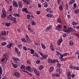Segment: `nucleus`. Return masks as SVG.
Wrapping results in <instances>:
<instances>
[{
  "label": "nucleus",
  "instance_id": "24",
  "mask_svg": "<svg viewBox=\"0 0 79 79\" xmlns=\"http://www.w3.org/2000/svg\"><path fill=\"white\" fill-rule=\"evenodd\" d=\"M56 62H57L58 63H59V62H58V60L57 59L53 60L52 61V63H55Z\"/></svg>",
  "mask_w": 79,
  "mask_h": 79
},
{
  "label": "nucleus",
  "instance_id": "33",
  "mask_svg": "<svg viewBox=\"0 0 79 79\" xmlns=\"http://www.w3.org/2000/svg\"><path fill=\"white\" fill-rule=\"evenodd\" d=\"M50 48H51V50H52V51H54V50H55V48H53V46H51L50 47Z\"/></svg>",
  "mask_w": 79,
  "mask_h": 79
},
{
  "label": "nucleus",
  "instance_id": "51",
  "mask_svg": "<svg viewBox=\"0 0 79 79\" xmlns=\"http://www.w3.org/2000/svg\"><path fill=\"white\" fill-rule=\"evenodd\" d=\"M67 77H71V72H69L67 75Z\"/></svg>",
  "mask_w": 79,
  "mask_h": 79
},
{
  "label": "nucleus",
  "instance_id": "55",
  "mask_svg": "<svg viewBox=\"0 0 79 79\" xmlns=\"http://www.w3.org/2000/svg\"><path fill=\"white\" fill-rule=\"evenodd\" d=\"M0 73H2V68L0 66Z\"/></svg>",
  "mask_w": 79,
  "mask_h": 79
},
{
  "label": "nucleus",
  "instance_id": "20",
  "mask_svg": "<svg viewBox=\"0 0 79 79\" xmlns=\"http://www.w3.org/2000/svg\"><path fill=\"white\" fill-rule=\"evenodd\" d=\"M10 19H11V20H12V21H14L15 20H16V18L11 16L10 17Z\"/></svg>",
  "mask_w": 79,
  "mask_h": 79
},
{
  "label": "nucleus",
  "instance_id": "60",
  "mask_svg": "<svg viewBox=\"0 0 79 79\" xmlns=\"http://www.w3.org/2000/svg\"><path fill=\"white\" fill-rule=\"evenodd\" d=\"M36 13H37V15H39L40 14V11H37Z\"/></svg>",
  "mask_w": 79,
  "mask_h": 79
},
{
  "label": "nucleus",
  "instance_id": "17",
  "mask_svg": "<svg viewBox=\"0 0 79 79\" xmlns=\"http://www.w3.org/2000/svg\"><path fill=\"white\" fill-rule=\"evenodd\" d=\"M18 61H20V60L18 58H16L15 60L14 61L15 63H18Z\"/></svg>",
  "mask_w": 79,
  "mask_h": 79
},
{
  "label": "nucleus",
  "instance_id": "48",
  "mask_svg": "<svg viewBox=\"0 0 79 79\" xmlns=\"http://www.w3.org/2000/svg\"><path fill=\"white\" fill-rule=\"evenodd\" d=\"M56 52L57 53V54H56V55H57L58 54V55H60L61 56V53H60V52H59L57 51H56Z\"/></svg>",
  "mask_w": 79,
  "mask_h": 79
},
{
  "label": "nucleus",
  "instance_id": "3",
  "mask_svg": "<svg viewBox=\"0 0 79 79\" xmlns=\"http://www.w3.org/2000/svg\"><path fill=\"white\" fill-rule=\"evenodd\" d=\"M61 42H63V39H62V38L60 37V39L58 40V41H57V44H58V45L59 46V45H61Z\"/></svg>",
  "mask_w": 79,
  "mask_h": 79
},
{
  "label": "nucleus",
  "instance_id": "43",
  "mask_svg": "<svg viewBox=\"0 0 79 79\" xmlns=\"http://www.w3.org/2000/svg\"><path fill=\"white\" fill-rule=\"evenodd\" d=\"M31 15H27V19H30V18H31Z\"/></svg>",
  "mask_w": 79,
  "mask_h": 79
},
{
  "label": "nucleus",
  "instance_id": "34",
  "mask_svg": "<svg viewBox=\"0 0 79 79\" xmlns=\"http://www.w3.org/2000/svg\"><path fill=\"white\" fill-rule=\"evenodd\" d=\"M19 56H21V52L19 51L16 52Z\"/></svg>",
  "mask_w": 79,
  "mask_h": 79
},
{
  "label": "nucleus",
  "instance_id": "41",
  "mask_svg": "<svg viewBox=\"0 0 79 79\" xmlns=\"http://www.w3.org/2000/svg\"><path fill=\"white\" fill-rule=\"evenodd\" d=\"M52 60H51V59H49L48 60V63H52Z\"/></svg>",
  "mask_w": 79,
  "mask_h": 79
},
{
  "label": "nucleus",
  "instance_id": "53",
  "mask_svg": "<svg viewBox=\"0 0 79 79\" xmlns=\"http://www.w3.org/2000/svg\"><path fill=\"white\" fill-rule=\"evenodd\" d=\"M23 48L24 50H27V48H26V47L25 46H23Z\"/></svg>",
  "mask_w": 79,
  "mask_h": 79
},
{
  "label": "nucleus",
  "instance_id": "16",
  "mask_svg": "<svg viewBox=\"0 0 79 79\" xmlns=\"http://www.w3.org/2000/svg\"><path fill=\"white\" fill-rule=\"evenodd\" d=\"M26 37L28 42H30V41H31V39H29V38L28 35H26Z\"/></svg>",
  "mask_w": 79,
  "mask_h": 79
},
{
  "label": "nucleus",
  "instance_id": "47",
  "mask_svg": "<svg viewBox=\"0 0 79 79\" xmlns=\"http://www.w3.org/2000/svg\"><path fill=\"white\" fill-rule=\"evenodd\" d=\"M35 74L36 75H37V76H40V74H39V73L38 72H37L36 71V72H35Z\"/></svg>",
  "mask_w": 79,
  "mask_h": 79
},
{
  "label": "nucleus",
  "instance_id": "36",
  "mask_svg": "<svg viewBox=\"0 0 79 79\" xmlns=\"http://www.w3.org/2000/svg\"><path fill=\"white\" fill-rule=\"evenodd\" d=\"M33 56H36V57H39V54L35 52V54L33 55Z\"/></svg>",
  "mask_w": 79,
  "mask_h": 79
},
{
  "label": "nucleus",
  "instance_id": "57",
  "mask_svg": "<svg viewBox=\"0 0 79 79\" xmlns=\"http://www.w3.org/2000/svg\"><path fill=\"white\" fill-rule=\"evenodd\" d=\"M36 24V23H35L34 21L32 22V25H33L34 26H35Z\"/></svg>",
  "mask_w": 79,
  "mask_h": 79
},
{
  "label": "nucleus",
  "instance_id": "27",
  "mask_svg": "<svg viewBox=\"0 0 79 79\" xmlns=\"http://www.w3.org/2000/svg\"><path fill=\"white\" fill-rule=\"evenodd\" d=\"M30 2H31V1H30V0H27L26 1V4H27V5H30Z\"/></svg>",
  "mask_w": 79,
  "mask_h": 79
},
{
  "label": "nucleus",
  "instance_id": "10",
  "mask_svg": "<svg viewBox=\"0 0 79 79\" xmlns=\"http://www.w3.org/2000/svg\"><path fill=\"white\" fill-rule=\"evenodd\" d=\"M18 5L19 6V8H22L23 7V2L21 1L19 2H18Z\"/></svg>",
  "mask_w": 79,
  "mask_h": 79
},
{
  "label": "nucleus",
  "instance_id": "7",
  "mask_svg": "<svg viewBox=\"0 0 79 79\" xmlns=\"http://www.w3.org/2000/svg\"><path fill=\"white\" fill-rule=\"evenodd\" d=\"M52 26H49L46 28L45 31H46V32L49 31H50V30L52 29Z\"/></svg>",
  "mask_w": 79,
  "mask_h": 79
},
{
  "label": "nucleus",
  "instance_id": "39",
  "mask_svg": "<svg viewBox=\"0 0 79 79\" xmlns=\"http://www.w3.org/2000/svg\"><path fill=\"white\" fill-rule=\"evenodd\" d=\"M5 26H6L7 27H9L10 26V23H6Z\"/></svg>",
  "mask_w": 79,
  "mask_h": 79
},
{
  "label": "nucleus",
  "instance_id": "21",
  "mask_svg": "<svg viewBox=\"0 0 79 79\" xmlns=\"http://www.w3.org/2000/svg\"><path fill=\"white\" fill-rule=\"evenodd\" d=\"M21 40L22 42H25L26 43H27V40H26L24 38H22L21 39Z\"/></svg>",
  "mask_w": 79,
  "mask_h": 79
},
{
  "label": "nucleus",
  "instance_id": "44",
  "mask_svg": "<svg viewBox=\"0 0 79 79\" xmlns=\"http://www.w3.org/2000/svg\"><path fill=\"white\" fill-rule=\"evenodd\" d=\"M44 68V66L42 65H41L40 67L39 68L40 70H41Z\"/></svg>",
  "mask_w": 79,
  "mask_h": 79
},
{
  "label": "nucleus",
  "instance_id": "22",
  "mask_svg": "<svg viewBox=\"0 0 79 79\" xmlns=\"http://www.w3.org/2000/svg\"><path fill=\"white\" fill-rule=\"evenodd\" d=\"M7 44V43L5 42H3L1 43V46H5Z\"/></svg>",
  "mask_w": 79,
  "mask_h": 79
},
{
  "label": "nucleus",
  "instance_id": "19",
  "mask_svg": "<svg viewBox=\"0 0 79 79\" xmlns=\"http://www.w3.org/2000/svg\"><path fill=\"white\" fill-rule=\"evenodd\" d=\"M11 46H12V44H11V43L6 45V47L8 48H10L11 47Z\"/></svg>",
  "mask_w": 79,
  "mask_h": 79
},
{
  "label": "nucleus",
  "instance_id": "61",
  "mask_svg": "<svg viewBox=\"0 0 79 79\" xmlns=\"http://www.w3.org/2000/svg\"><path fill=\"white\" fill-rule=\"evenodd\" d=\"M8 55V53H6L4 54L3 56H7Z\"/></svg>",
  "mask_w": 79,
  "mask_h": 79
},
{
  "label": "nucleus",
  "instance_id": "14",
  "mask_svg": "<svg viewBox=\"0 0 79 79\" xmlns=\"http://www.w3.org/2000/svg\"><path fill=\"white\" fill-rule=\"evenodd\" d=\"M57 73L58 74H61V71H60V69H57L56 70Z\"/></svg>",
  "mask_w": 79,
  "mask_h": 79
},
{
  "label": "nucleus",
  "instance_id": "32",
  "mask_svg": "<svg viewBox=\"0 0 79 79\" xmlns=\"http://www.w3.org/2000/svg\"><path fill=\"white\" fill-rule=\"evenodd\" d=\"M69 29H70V32L71 31V32H73L74 31V30L73 28H72L71 27H69Z\"/></svg>",
  "mask_w": 79,
  "mask_h": 79
},
{
  "label": "nucleus",
  "instance_id": "62",
  "mask_svg": "<svg viewBox=\"0 0 79 79\" xmlns=\"http://www.w3.org/2000/svg\"><path fill=\"white\" fill-rule=\"evenodd\" d=\"M40 55H41V56H44V54L43 53H42V52H40Z\"/></svg>",
  "mask_w": 79,
  "mask_h": 79
},
{
  "label": "nucleus",
  "instance_id": "31",
  "mask_svg": "<svg viewBox=\"0 0 79 79\" xmlns=\"http://www.w3.org/2000/svg\"><path fill=\"white\" fill-rule=\"evenodd\" d=\"M30 50H31V54H34V49H31Z\"/></svg>",
  "mask_w": 79,
  "mask_h": 79
},
{
  "label": "nucleus",
  "instance_id": "11",
  "mask_svg": "<svg viewBox=\"0 0 79 79\" xmlns=\"http://www.w3.org/2000/svg\"><path fill=\"white\" fill-rule=\"evenodd\" d=\"M75 3V0H71L69 2V4L70 5H71L72 4H73Z\"/></svg>",
  "mask_w": 79,
  "mask_h": 79
},
{
  "label": "nucleus",
  "instance_id": "23",
  "mask_svg": "<svg viewBox=\"0 0 79 79\" xmlns=\"http://www.w3.org/2000/svg\"><path fill=\"white\" fill-rule=\"evenodd\" d=\"M14 16H18V17H20V15L19 14L15 13L14 14Z\"/></svg>",
  "mask_w": 79,
  "mask_h": 79
},
{
  "label": "nucleus",
  "instance_id": "42",
  "mask_svg": "<svg viewBox=\"0 0 79 79\" xmlns=\"http://www.w3.org/2000/svg\"><path fill=\"white\" fill-rule=\"evenodd\" d=\"M14 49H15V51L16 52H18L19 51V50H18V48H17L16 47H15V48Z\"/></svg>",
  "mask_w": 79,
  "mask_h": 79
},
{
  "label": "nucleus",
  "instance_id": "26",
  "mask_svg": "<svg viewBox=\"0 0 79 79\" xmlns=\"http://www.w3.org/2000/svg\"><path fill=\"white\" fill-rule=\"evenodd\" d=\"M13 66L14 68H17V67L18 66V65L15 64H13Z\"/></svg>",
  "mask_w": 79,
  "mask_h": 79
},
{
  "label": "nucleus",
  "instance_id": "2",
  "mask_svg": "<svg viewBox=\"0 0 79 79\" xmlns=\"http://www.w3.org/2000/svg\"><path fill=\"white\" fill-rule=\"evenodd\" d=\"M63 31V32H67V34H69V33H70V32H71V30H70V29H62Z\"/></svg>",
  "mask_w": 79,
  "mask_h": 79
},
{
  "label": "nucleus",
  "instance_id": "5",
  "mask_svg": "<svg viewBox=\"0 0 79 79\" xmlns=\"http://www.w3.org/2000/svg\"><path fill=\"white\" fill-rule=\"evenodd\" d=\"M26 68V70H27V71H29L30 73H32V72H33V71H32V70H31V67L28 66Z\"/></svg>",
  "mask_w": 79,
  "mask_h": 79
},
{
  "label": "nucleus",
  "instance_id": "40",
  "mask_svg": "<svg viewBox=\"0 0 79 79\" xmlns=\"http://www.w3.org/2000/svg\"><path fill=\"white\" fill-rule=\"evenodd\" d=\"M44 7H45V8H47V6H48V4L47 2H45L44 4Z\"/></svg>",
  "mask_w": 79,
  "mask_h": 79
},
{
  "label": "nucleus",
  "instance_id": "9",
  "mask_svg": "<svg viewBox=\"0 0 79 79\" xmlns=\"http://www.w3.org/2000/svg\"><path fill=\"white\" fill-rule=\"evenodd\" d=\"M46 16L47 17H49V18H52L54 17L53 15L49 13L46 14Z\"/></svg>",
  "mask_w": 79,
  "mask_h": 79
},
{
  "label": "nucleus",
  "instance_id": "50",
  "mask_svg": "<svg viewBox=\"0 0 79 79\" xmlns=\"http://www.w3.org/2000/svg\"><path fill=\"white\" fill-rule=\"evenodd\" d=\"M73 41H70V43H69V45H71V46H72V45H73Z\"/></svg>",
  "mask_w": 79,
  "mask_h": 79
},
{
  "label": "nucleus",
  "instance_id": "35",
  "mask_svg": "<svg viewBox=\"0 0 79 79\" xmlns=\"http://www.w3.org/2000/svg\"><path fill=\"white\" fill-rule=\"evenodd\" d=\"M73 69H75L76 70H79V67H74Z\"/></svg>",
  "mask_w": 79,
  "mask_h": 79
},
{
  "label": "nucleus",
  "instance_id": "46",
  "mask_svg": "<svg viewBox=\"0 0 79 79\" xmlns=\"http://www.w3.org/2000/svg\"><path fill=\"white\" fill-rule=\"evenodd\" d=\"M57 68H61V64H60L59 63H58V64H57Z\"/></svg>",
  "mask_w": 79,
  "mask_h": 79
},
{
  "label": "nucleus",
  "instance_id": "1",
  "mask_svg": "<svg viewBox=\"0 0 79 79\" xmlns=\"http://www.w3.org/2000/svg\"><path fill=\"white\" fill-rule=\"evenodd\" d=\"M2 14L1 16L2 18H5L6 17V11L5 8H3L2 10Z\"/></svg>",
  "mask_w": 79,
  "mask_h": 79
},
{
  "label": "nucleus",
  "instance_id": "54",
  "mask_svg": "<svg viewBox=\"0 0 79 79\" xmlns=\"http://www.w3.org/2000/svg\"><path fill=\"white\" fill-rule=\"evenodd\" d=\"M67 55L68 53H65L61 55H62L63 56H67Z\"/></svg>",
  "mask_w": 79,
  "mask_h": 79
},
{
  "label": "nucleus",
  "instance_id": "49",
  "mask_svg": "<svg viewBox=\"0 0 79 79\" xmlns=\"http://www.w3.org/2000/svg\"><path fill=\"white\" fill-rule=\"evenodd\" d=\"M27 64H31V61L29 60H28L27 62Z\"/></svg>",
  "mask_w": 79,
  "mask_h": 79
},
{
  "label": "nucleus",
  "instance_id": "13",
  "mask_svg": "<svg viewBox=\"0 0 79 79\" xmlns=\"http://www.w3.org/2000/svg\"><path fill=\"white\" fill-rule=\"evenodd\" d=\"M54 70V67L53 66L50 67L49 69V72H52Z\"/></svg>",
  "mask_w": 79,
  "mask_h": 79
},
{
  "label": "nucleus",
  "instance_id": "18",
  "mask_svg": "<svg viewBox=\"0 0 79 79\" xmlns=\"http://www.w3.org/2000/svg\"><path fill=\"white\" fill-rule=\"evenodd\" d=\"M59 59L61 60V61H64V60H63V55H61L60 56V57H59Z\"/></svg>",
  "mask_w": 79,
  "mask_h": 79
},
{
  "label": "nucleus",
  "instance_id": "12",
  "mask_svg": "<svg viewBox=\"0 0 79 79\" xmlns=\"http://www.w3.org/2000/svg\"><path fill=\"white\" fill-rule=\"evenodd\" d=\"M1 34H2V35H6V31H2Z\"/></svg>",
  "mask_w": 79,
  "mask_h": 79
},
{
  "label": "nucleus",
  "instance_id": "8",
  "mask_svg": "<svg viewBox=\"0 0 79 79\" xmlns=\"http://www.w3.org/2000/svg\"><path fill=\"white\" fill-rule=\"evenodd\" d=\"M12 4L14 7L18 8V4H17V3L16 1H14V2L12 3Z\"/></svg>",
  "mask_w": 79,
  "mask_h": 79
},
{
  "label": "nucleus",
  "instance_id": "64",
  "mask_svg": "<svg viewBox=\"0 0 79 79\" xmlns=\"http://www.w3.org/2000/svg\"><path fill=\"white\" fill-rule=\"evenodd\" d=\"M7 79V77H6V76H5L3 78H2V79Z\"/></svg>",
  "mask_w": 79,
  "mask_h": 79
},
{
  "label": "nucleus",
  "instance_id": "6",
  "mask_svg": "<svg viewBox=\"0 0 79 79\" xmlns=\"http://www.w3.org/2000/svg\"><path fill=\"white\" fill-rule=\"evenodd\" d=\"M22 11L23 12H25L26 13H28V10H27V8H24L22 9Z\"/></svg>",
  "mask_w": 79,
  "mask_h": 79
},
{
  "label": "nucleus",
  "instance_id": "63",
  "mask_svg": "<svg viewBox=\"0 0 79 79\" xmlns=\"http://www.w3.org/2000/svg\"><path fill=\"white\" fill-rule=\"evenodd\" d=\"M73 6L74 8H76V3H74L73 4Z\"/></svg>",
  "mask_w": 79,
  "mask_h": 79
},
{
  "label": "nucleus",
  "instance_id": "15",
  "mask_svg": "<svg viewBox=\"0 0 79 79\" xmlns=\"http://www.w3.org/2000/svg\"><path fill=\"white\" fill-rule=\"evenodd\" d=\"M41 47L44 50H45L46 48V47L45 46V45L44 44H43L42 43H41Z\"/></svg>",
  "mask_w": 79,
  "mask_h": 79
},
{
  "label": "nucleus",
  "instance_id": "58",
  "mask_svg": "<svg viewBox=\"0 0 79 79\" xmlns=\"http://www.w3.org/2000/svg\"><path fill=\"white\" fill-rule=\"evenodd\" d=\"M60 74H58L56 73L55 74V76H56V77H60Z\"/></svg>",
  "mask_w": 79,
  "mask_h": 79
},
{
  "label": "nucleus",
  "instance_id": "56",
  "mask_svg": "<svg viewBox=\"0 0 79 79\" xmlns=\"http://www.w3.org/2000/svg\"><path fill=\"white\" fill-rule=\"evenodd\" d=\"M36 64H40V60H37L36 62Z\"/></svg>",
  "mask_w": 79,
  "mask_h": 79
},
{
  "label": "nucleus",
  "instance_id": "25",
  "mask_svg": "<svg viewBox=\"0 0 79 79\" xmlns=\"http://www.w3.org/2000/svg\"><path fill=\"white\" fill-rule=\"evenodd\" d=\"M79 10H76L74 11V13L75 14H77L79 13Z\"/></svg>",
  "mask_w": 79,
  "mask_h": 79
},
{
  "label": "nucleus",
  "instance_id": "45",
  "mask_svg": "<svg viewBox=\"0 0 79 79\" xmlns=\"http://www.w3.org/2000/svg\"><path fill=\"white\" fill-rule=\"evenodd\" d=\"M57 22L59 23H60L61 22V19L59 18L57 20Z\"/></svg>",
  "mask_w": 79,
  "mask_h": 79
},
{
  "label": "nucleus",
  "instance_id": "59",
  "mask_svg": "<svg viewBox=\"0 0 79 79\" xmlns=\"http://www.w3.org/2000/svg\"><path fill=\"white\" fill-rule=\"evenodd\" d=\"M30 32H32V34H35V32H34V31L33 30H31L30 31Z\"/></svg>",
  "mask_w": 79,
  "mask_h": 79
},
{
  "label": "nucleus",
  "instance_id": "28",
  "mask_svg": "<svg viewBox=\"0 0 79 79\" xmlns=\"http://www.w3.org/2000/svg\"><path fill=\"white\" fill-rule=\"evenodd\" d=\"M24 68H25V66H24V65H21L20 66V69H24Z\"/></svg>",
  "mask_w": 79,
  "mask_h": 79
},
{
  "label": "nucleus",
  "instance_id": "38",
  "mask_svg": "<svg viewBox=\"0 0 79 79\" xmlns=\"http://www.w3.org/2000/svg\"><path fill=\"white\" fill-rule=\"evenodd\" d=\"M56 29L58 31H62V29L60 27H56Z\"/></svg>",
  "mask_w": 79,
  "mask_h": 79
},
{
  "label": "nucleus",
  "instance_id": "30",
  "mask_svg": "<svg viewBox=\"0 0 79 79\" xmlns=\"http://www.w3.org/2000/svg\"><path fill=\"white\" fill-rule=\"evenodd\" d=\"M78 23H76L75 22H72V25L73 26H75L76 25V24H78Z\"/></svg>",
  "mask_w": 79,
  "mask_h": 79
},
{
  "label": "nucleus",
  "instance_id": "4",
  "mask_svg": "<svg viewBox=\"0 0 79 79\" xmlns=\"http://www.w3.org/2000/svg\"><path fill=\"white\" fill-rule=\"evenodd\" d=\"M14 76L17 77V78H19L20 77V74L18 72H15L14 73Z\"/></svg>",
  "mask_w": 79,
  "mask_h": 79
},
{
  "label": "nucleus",
  "instance_id": "29",
  "mask_svg": "<svg viewBox=\"0 0 79 79\" xmlns=\"http://www.w3.org/2000/svg\"><path fill=\"white\" fill-rule=\"evenodd\" d=\"M63 6L61 5L59 7V10L60 11H62V10H63Z\"/></svg>",
  "mask_w": 79,
  "mask_h": 79
},
{
  "label": "nucleus",
  "instance_id": "37",
  "mask_svg": "<svg viewBox=\"0 0 79 79\" xmlns=\"http://www.w3.org/2000/svg\"><path fill=\"white\" fill-rule=\"evenodd\" d=\"M3 36H5V35H2V34H1L0 35V39H4V37Z\"/></svg>",
  "mask_w": 79,
  "mask_h": 79
},
{
  "label": "nucleus",
  "instance_id": "52",
  "mask_svg": "<svg viewBox=\"0 0 79 79\" xmlns=\"http://www.w3.org/2000/svg\"><path fill=\"white\" fill-rule=\"evenodd\" d=\"M32 69L34 71L35 73H36L37 72V70H36V68H32Z\"/></svg>",
  "mask_w": 79,
  "mask_h": 79
}]
</instances>
